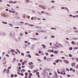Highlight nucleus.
<instances>
[{"instance_id":"1","label":"nucleus","mask_w":78,"mask_h":78,"mask_svg":"<svg viewBox=\"0 0 78 78\" xmlns=\"http://www.w3.org/2000/svg\"><path fill=\"white\" fill-rule=\"evenodd\" d=\"M15 35V32L14 31L11 32L9 34V37L12 38V37Z\"/></svg>"},{"instance_id":"2","label":"nucleus","mask_w":78,"mask_h":78,"mask_svg":"<svg viewBox=\"0 0 78 78\" xmlns=\"http://www.w3.org/2000/svg\"><path fill=\"white\" fill-rule=\"evenodd\" d=\"M15 40L16 41H17V42H19L20 40V37L19 36L17 37L15 39Z\"/></svg>"},{"instance_id":"3","label":"nucleus","mask_w":78,"mask_h":78,"mask_svg":"<svg viewBox=\"0 0 78 78\" xmlns=\"http://www.w3.org/2000/svg\"><path fill=\"white\" fill-rule=\"evenodd\" d=\"M0 34L2 36H6V34H5V33L4 32H0Z\"/></svg>"},{"instance_id":"4","label":"nucleus","mask_w":78,"mask_h":78,"mask_svg":"<svg viewBox=\"0 0 78 78\" xmlns=\"http://www.w3.org/2000/svg\"><path fill=\"white\" fill-rule=\"evenodd\" d=\"M39 32H42V33H46V31L44 30H42L41 31H39Z\"/></svg>"},{"instance_id":"5","label":"nucleus","mask_w":78,"mask_h":78,"mask_svg":"<svg viewBox=\"0 0 78 78\" xmlns=\"http://www.w3.org/2000/svg\"><path fill=\"white\" fill-rule=\"evenodd\" d=\"M76 65V63H71V65L72 66H73H73H75Z\"/></svg>"},{"instance_id":"6","label":"nucleus","mask_w":78,"mask_h":78,"mask_svg":"<svg viewBox=\"0 0 78 78\" xmlns=\"http://www.w3.org/2000/svg\"><path fill=\"white\" fill-rule=\"evenodd\" d=\"M64 62L66 63V64H68V63H69V62L68 61H67L66 60H64Z\"/></svg>"},{"instance_id":"7","label":"nucleus","mask_w":78,"mask_h":78,"mask_svg":"<svg viewBox=\"0 0 78 78\" xmlns=\"http://www.w3.org/2000/svg\"><path fill=\"white\" fill-rule=\"evenodd\" d=\"M65 9L67 10V12L69 13V12H70V11H69V10L67 9V8L65 7Z\"/></svg>"},{"instance_id":"8","label":"nucleus","mask_w":78,"mask_h":78,"mask_svg":"<svg viewBox=\"0 0 78 78\" xmlns=\"http://www.w3.org/2000/svg\"><path fill=\"white\" fill-rule=\"evenodd\" d=\"M42 8L43 9H46V8H45V6L42 7Z\"/></svg>"},{"instance_id":"9","label":"nucleus","mask_w":78,"mask_h":78,"mask_svg":"<svg viewBox=\"0 0 78 78\" xmlns=\"http://www.w3.org/2000/svg\"><path fill=\"white\" fill-rule=\"evenodd\" d=\"M42 47H43V48H45L46 47V46H45V45H44V44H42Z\"/></svg>"},{"instance_id":"10","label":"nucleus","mask_w":78,"mask_h":78,"mask_svg":"<svg viewBox=\"0 0 78 78\" xmlns=\"http://www.w3.org/2000/svg\"><path fill=\"white\" fill-rule=\"evenodd\" d=\"M11 51L13 53H14V52H15V51L14 50L12 49L11 50Z\"/></svg>"},{"instance_id":"11","label":"nucleus","mask_w":78,"mask_h":78,"mask_svg":"<svg viewBox=\"0 0 78 78\" xmlns=\"http://www.w3.org/2000/svg\"><path fill=\"white\" fill-rule=\"evenodd\" d=\"M2 16H3V17H6V15H5V14L3 13H2Z\"/></svg>"},{"instance_id":"12","label":"nucleus","mask_w":78,"mask_h":78,"mask_svg":"<svg viewBox=\"0 0 78 78\" xmlns=\"http://www.w3.org/2000/svg\"><path fill=\"white\" fill-rule=\"evenodd\" d=\"M51 61V59L50 58H48L47 59V61Z\"/></svg>"},{"instance_id":"13","label":"nucleus","mask_w":78,"mask_h":78,"mask_svg":"<svg viewBox=\"0 0 78 78\" xmlns=\"http://www.w3.org/2000/svg\"><path fill=\"white\" fill-rule=\"evenodd\" d=\"M34 67V66L33 65H31L30 66V69H33Z\"/></svg>"},{"instance_id":"14","label":"nucleus","mask_w":78,"mask_h":78,"mask_svg":"<svg viewBox=\"0 0 78 78\" xmlns=\"http://www.w3.org/2000/svg\"><path fill=\"white\" fill-rule=\"evenodd\" d=\"M69 57H72V56H73V55L70 54H69Z\"/></svg>"},{"instance_id":"15","label":"nucleus","mask_w":78,"mask_h":78,"mask_svg":"<svg viewBox=\"0 0 78 78\" xmlns=\"http://www.w3.org/2000/svg\"><path fill=\"white\" fill-rule=\"evenodd\" d=\"M34 27V25L33 24H30L29 25V27Z\"/></svg>"},{"instance_id":"16","label":"nucleus","mask_w":78,"mask_h":78,"mask_svg":"<svg viewBox=\"0 0 78 78\" xmlns=\"http://www.w3.org/2000/svg\"><path fill=\"white\" fill-rule=\"evenodd\" d=\"M71 43L73 44H74V45H75V43L74 41H72Z\"/></svg>"},{"instance_id":"17","label":"nucleus","mask_w":78,"mask_h":78,"mask_svg":"<svg viewBox=\"0 0 78 78\" xmlns=\"http://www.w3.org/2000/svg\"><path fill=\"white\" fill-rule=\"evenodd\" d=\"M57 61H59L60 62H62V60H59L58 59H57Z\"/></svg>"},{"instance_id":"18","label":"nucleus","mask_w":78,"mask_h":78,"mask_svg":"<svg viewBox=\"0 0 78 78\" xmlns=\"http://www.w3.org/2000/svg\"><path fill=\"white\" fill-rule=\"evenodd\" d=\"M4 24H6V25H7V23L5 22H2Z\"/></svg>"},{"instance_id":"19","label":"nucleus","mask_w":78,"mask_h":78,"mask_svg":"<svg viewBox=\"0 0 78 78\" xmlns=\"http://www.w3.org/2000/svg\"><path fill=\"white\" fill-rule=\"evenodd\" d=\"M54 53H55V54H57V53H58V51H54Z\"/></svg>"},{"instance_id":"20","label":"nucleus","mask_w":78,"mask_h":78,"mask_svg":"<svg viewBox=\"0 0 78 78\" xmlns=\"http://www.w3.org/2000/svg\"><path fill=\"white\" fill-rule=\"evenodd\" d=\"M24 25H29V24L28 23H25V24H24Z\"/></svg>"},{"instance_id":"21","label":"nucleus","mask_w":78,"mask_h":78,"mask_svg":"<svg viewBox=\"0 0 78 78\" xmlns=\"http://www.w3.org/2000/svg\"><path fill=\"white\" fill-rule=\"evenodd\" d=\"M31 39H33V40H37V38H30Z\"/></svg>"},{"instance_id":"22","label":"nucleus","mask_w":78,"mask_h":78,"mask_svg":"<svg viewBox=\"0 0 78 78\" xmlns=\"http://www.w3.org/2000/svg\"><path fill=\"white\" fill-rule=\"evenodd\" d=\"M33 62H31L30 63H29V65H31H31H33Z\"/></svg>"},{"instance_id":"23","label":"nucleus","mask_w":78,"mask_h":78,"mask_svg":"<svg viewBox=\"0 0 78 78\" xmlns=\"http://www.w3.org/2000/svg\"><path fill=\"white\" fill-rule=\"evenodd\" d=\"M9 3H12L13 4V2L12 1H10L9 2Z\"/></svg>"},{"instance_id":"24","label":"nucleus","mask_w":78,"mask_h":78,"mask_svg":"<svg viewBox=\"0 0 78 78\" xmlns=\"http://www.w3.org/2000/svg\"><path fill=\"white\" fill-rule=\"evenodd\" d=\"M25 75H26V76H28V73H25Z\"/></svg>"},{"instance_id":"25","label":"nucleus","mask_w":78,"mask_h":78,"mask_svg":"<svg viewBox=\"0 0 78 78\" xmlns=\"http://www.w3.org/2000/svg\"><path fill=\"white\" fill-rule=\"evenodd\" d=\"M20 36H23V34H22V33H20Z\"/></svg>"},{"instance_id":"26","label":"nucleus","mask_w":78,"mask_h":78,"mask_svg":"<svg viewBox=\"0 0 78 78\" xmlns=\"http://www.w3.org/2000/svg\"><path fill=\"white\" fill-rule=\"evenodd\" d=\"M9 73V70H7V71H6V73Z\"/></svg>"},{"instance_id":"27","label":"nucleus","mask_w":78,"mask_h":78,"mask_svg":"<svg viewBox=\"0 0 78 78\" xmlns=\"http://www.w3.org/2000/svg\"><path fill=\"white\" fill-rule=\"evenodd\" d=\"M16 51H18V53H20V51H19L18 49H16Z\"/></svg>"},{"instance_id":"28","label":"nucleus","mask_w":78,"mask_h":78,"mask_svg":"<svg viewBox=\"0 0 78 78\" xmlns=\"http://www.w3.org/2000/svg\"><path fill=\"white\" fill-rule=\"evenodd\" d=\"M51 30H56V29L55 28H51Z\"/></svg>"},{"instance_id":"29","label":"nucleus","mask_w":78,"mask_h":78,"mask_svg":"<svg viewBox=\"0 0 78 78\" xmlns=\"http://www.w3.org/2000/svg\"><path fill=\"white\" fill-rule=\"evenodd\" d=\"M44 75H45L47 76V75H48V74L47 73V72H45V73H44Z\"/></svg>"},{"instance_id":"30","label":"nucleus","mask_w":78,"mask_h":78,"mask_svg":"<svg viewBox=\"0 0 78 78\" xmlns=\"http://www.w3.org/2000/svg\"><path fill=\"white\" fill-rule=\"evenodd\" d=\"M6 69H4V71H3V73H5V71H6Z\"/></svg>"},{"instance_id":"31","label":"nucleus","mask_w":78,"mask_h":78,"mask_svg":"<svg viewBox=\"0 0 78 78\" xmlns=\"http://www.w3.org/2000/svg\"><path fill=\"white\" fill-rule=\"evenodd\" d=\"M21 54L22 56H24V53H23L22 52L21 53Z\"/></svg>"},{"instance_id":"32","label":"nucleus","mask_w":78,"mask_h":78,"mask_svg":"<svg viewBox=\"0 0 78 78\" xmlns=\"http://www.w3.org/2000/svg\"><path fill=\"white\" fill-rule=\"evenodd\" d=\"M16 1H14L13 2V4H16Z\"/></svg>"},{"instance_id":"33","label":"nucleus","mask_w":78,"mask_h":78,"mask_svg":"<svg viewBox=\"0 0 78 78\" xmlns=\"http://www.w3.org/2000/svg\"><path fill=\"white\" fill-rule=\"evenodd\" d=\"M27 56H28L30 58H31V55H28Z\"/></svg>"},{"instance_id":"34","label":"nucleus","mask_w":78,"mask_h":78,"mask_svg":"<svg viewBox=\"0 0 78 78\" xmlns=\"http://www.w3.org/2000/svg\"><path fill=\"white\" fill-rule=\"evenodd\" d=\"M11 77H14V74H12L11 75Z\"/></svg>"},{"instance_id":"35","label":"nucleus","mask_w":78,"mask_h":78,"mask_svg":"<svg viewBox=\"0 0 78 78\" xmlns=\"http://www.w3.org/2000/svg\"><path fill=\"white\" fill-rule=\"evenodd\" d=\"M48 70L49 72H51V69H48Z\"/></svg>"},{"instance_id":"36","label":"nucleus","mask_w":78,"mask_h":78,"mask_svg":"<svg viewBox=\"0 0 78 78\" xmlns=\"http://www.w3.org/2000/svg\"><path fill=\"white\" fill-rule=\"evenodd\" d=\"M45 53L46 55H48V54L47 52H45Z\"/></svg>"},{"instance_id":"37","label":"nucleus","mask_w":78,"mask_h":78,"mask_svg":"<svg viewBox=\"0 0 78 78\" xmlns=\"http://www.w3.org/2000/svg\"><path fill=\"white\" fill-rule=\"evenodd\" d=\"M48 37L47 36H45L44 38V39H47Z\"/></svg>"},{"instance_id":"38","label":"nucleus","mask_w":78,"mask_h":78,"mask_svg":"<svg viewBox=\"0 0 78 78\" xmlns=\"http://www.w3.org/2000/svg\"><path fill=\"white\" fill-rule=\"evenodd\" d=\"M55 62H56V63H58V62H59V61H58V60L55 61Z\"/></svg>"},{"instance_id":"39","label":"nucleus","mask_w":78,"mask_h":78,"mask_svg":"<svg viewBox=\"0 0 78 78\" xmlns=\"http://www.w3.org/2000/svg\"><path fill=\"white\" fill-rule=\"evenodd\" d=\"M26 2L27 3H29V0H26Z\"/></svg>"},{"instance_id":"40","label":"nucleus","mask_w":78,"mask_h":78,"mask_svg":"<svg viewBox=\"0 0 78 78\" xmlns=\"http://www.w3.org/2000/svg\"><path fill=\"white\" fill-rule=\"evenodd\" d=\"M29 75H30V76H33V74H32V73H29Z\"/></svg>"},{"instance_id":"41","label":"nucleus","mask_w":78,"mask_h":78,"mask_svg":"<svg viewBox=\"0 0 78 78\" xmlns=\"http://www.w3.org/2000/svg\"><path fill=\"white\" fill-rule=\"evenodd\" d=\"M69 49L70 50H72L73 48H72V47H71V48H69Z\"/></svg>"},{"instance_id":"42","label":"nucleus","mask_w":78,"mask_h":78,"mask_svg":"<svg viewBox=\"0 0 78 78\" xmlns=\"http://www.w3.org/2000/svg\"><path fill=\"white\" fill-rule=\"evenodd\" d=\"M20 75H21L22 76H23L24 75L22 73H21L20 74Z\"/></svg>"},{"instance_id":"43","label":"nucleus","mask_w":78,"mask_h":78,"mask_svg":"<svg viewBox=\"0 0 78 78\" xmlns=\"http://www.w3.org/2000/svg\"><path fill=\"white\" fill-rule=\"evenodd\" d=\"M36 72H37V70H34V73H36Z\"/></svg>"},{"instance_id":"44","label":"nucleus","mask_w":78,"mask_h":78,"mask_svg":"<svg viewBox=\"0 0 78 78\" xmlns=\"http://www.w3.org/2000/svg\"><path fill=\"white\" fill-rule=\"evenodd\" d=\"M61 47H63V45L61 44H60Z\"/></svg>"},{"instance_id":"45","label":"nucleus","mask_w":78,"mask_h":78,"mask_svg":"<svg viewBox=\"0 0 78 78\" xmlns=\"http://www.w3.org/2000/svg\"><path fill=\"white\" fill-rule=\"evenodd\" d=\"M39 72H37V73H36V75H39Z\"/></svg>"},{"instance_id":"46","label":"nucleus","mask_w":78,"mask_h":78,"mask_svg":"<svg viewBox=\"0 0 78 78\" xmlns=\"http://www.w3.org/2000/svg\"><path fill=\"white\" fill-rule=\"evenodd\" d=\"M9 26H11V27H12L13 25L12 24H9Z\"/></svg>"},{"instance_id":"47","label":"nucleus","mask_w":78,"mask_h":78,"mask_svg":"<svg viewBox=\"0 0 78 78\" xmlns=\"http://www.w3.org/2000/svg\"><path fill=\"white\" fill-rule=\"evenodd\" d=\"M47 59V57L44 56V59L45 60V59Z\"/></svg>"},{"instance_id":"48","label":"nucleus","mask_w":78,"mask_h":78,"mask_svg":"<svg viewBox=\"0 0 78 78\" xmlns=\"http://www.w3.org/2000/svg\"><path fill=\"white\" fill-rule=\"evenodd\" d=\"M72 60H74V59H75V58L73 57H72Z\"/></svg>"},{"instance_id":"49","label":"nucleus","mask_w":78,"mask_h":78,"mask_svg":"<svg viewBox=\"0 0 78 78\" xmlns=\"http://www.w3.org/2000/svg\"><path fill=\"white\" fill-rule=\"evenodd\" d=\"M51 8H48V11H50V10H51Z\"/></svg>"},{"instance_id":"50","label":"nucleus","mask_w":78,"mask_h":78,"mask_svg":"<svg viewBox=\"0 0 78 78\" xmlns=\"http://www.w3.org/2000/svg\"><path fill=\"white\" fill-rule=\"evenodd\" d=\"M66 70H67V71L69 72V69H68V68H66Z\"/></svg>"},{"instance_id":"51","label":"nucleus","mask_w":78,"mask_h":78,"mask_svg":"<svg viewBox=\"0 0 78 78\" xmlns=\"http://www.w3.org/2000/svg\"><path fill=\"white\" fill-rule=\"evenodd\" d=\"M36 34L37 35V36H38V35H39V34L37 33H36Z\"/></svg>"},{"instance_id":"52","label":"nucleus","mask_w":78,"mask_h":78,"mask_svg":"<svg viewBox=\"0 0 78 78\" xmlns=\"http://www.w3.org/2000/svg\"><path fill=\"white\" fill-rule=\"evenodd\" d=\"M61 8L62 9H64L66 8V7H62Z\"/></svg>"},{"instance_id":"53","label":"nucleus","mask_w":78,"mask_h":78,"mask_svg":"<svg viewBox=\"0 0 78 78\" xmlns=\"http://www.w3.org/2000/svg\"><path fill=\"white\" fill-rule=\"evenodd\" d=\"M67 75L68 76V77H70V75L69 74H67Z\"/></svg>"},{"instance_id":"54","label":"nucleus","mask_w":78,"mask_h":78,"mask_svg":"<svg viewBox=\"0 0 78 78\" xmlns=\"http://www.w3.org/2000/svg\"><path fill=\"white\" fill-rule=\"evenodd\" d=\"M51 57H52V56H54V55L53 54H52L51 55Z\"/></svg>"},{"instance_id":"55","label":"nucleus","mask_w":78,"mask_h":78,"mask_svg":"<svg viewBox=\"0 0 78 78\" xmlns=\"http://www.w3.org/2000/svg\"><path fill=\"white\" fill-rule=\"evenodd\" d=\"M70 71H72V70H73V68H70Z\"/></svg>"},{"instance_id":"56","label":"nucleus","mask_w":78,"mask_h":78,"mask_svg":"<svg viewBox=\"0 0 78 78\" xmlns=\"http://www.w3.org/2000/svg\"><path fill=\"white\" fill-rule=\"evenodd\" d=\"M12 13H15L16 12V11H12Z\"/></svg>"},{"instance_id":"57","label":"nucleus","mask_w":78,"mask_h":78,"mask_svg":"<svg viewBox=\"0 0 78 78\" xmlns=\"http://www.w3.org/2000/svg\"><path fill=\"white\" fill-rule=\"evenodd\" d=\"M55 6H52L51 7V8H55Z\"/></svg>"},{"instance_id":"58","label":"nucleus","mask_w":78,"mask_h":78,"mask_svg":"<svg viewBox=\"0 0 78 78\" xmlns=\"http://www.w3.org/2000/svg\"><path fill=\"white\" fill-rule=\"evenodd\" d=\"M51 37H52L53 38H55V37L53 36H51Z\"/></svg>"},{"instance_id":"59","label":"nucleus","mask_w":78,"mask_h":78,"mask_svg":"<svg viewBox=\"0 0 78 78\" xmlns=\"http://www.w3.org/2000/svg\"><path fill=\"white\" fill-rule=\"evenodd\" d=\"M11 66L10 67H9L8 68V69H11Z\"/></svg>"},{"instance_id":"60","label":"nucleus","mask_w":78,"mask_h":78,"mask_svg":"<svg viewBox=\"0 0 78 78\" xmlns=\"http://www.w3.org/2000/svg\"><path fill=\"white\" fill-rule=\"evenodd\" d=\"M45 12H44V11H42L41 12V13H44Z\"/></svg>"},{"instance_id":"61","label":"nucleus","mask_w":78,"mask_h":78,"mask_svg":"<svg viewBox=\"0 0 78 78\" xmlns=\"http://www.w3.org/2000/svg\"><path fill=\"white\" fill-rule=\"evenodd\" d=\"M6 56H7L8 57H9V55H8V54H6Z\"/></svg>"},{"instance_id":"62","label":"nucleus","mask_w":78,"mask_h":78,"mask_svg":"<svg viewBox=\"0 0 78 78\" xmlns=\"http://www.w3.org/2000/svg\"><path fill=\"white\" fill-rule=\"evenodd\" d=\"M16 58H13V61H16Z\"/></svg>"},{"instance_id":"63","label":"nucleus","mask_w":78,"mask_h":78,"mask_svg":"<svg viewBox=\"0 0 78 78\" xmlns=\"http://www.w3.org/2000/svg\"><path fill=\"white\" fill-rule=\"evenodd\" d=\"M12 11L10 10H9V12H12Z\"/></svg>"},{"instance_id":"64","label":"nucleus","mask_w":78,"mask_h":78,"mask_svg":"<svg viewBox=\"0 0 78 78\" xmlns=\"http://www.w3.org/2000/svg\"><path fill=\"white\" fill-rule=\"evenodd\" d=\"M76 69H78V64H77L76 66Z\"/></svg>"}]
</instances>
